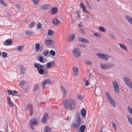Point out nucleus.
Masks as SVG:
<instances>
[{
    "label": "nucleus",
    "instance_id": "6ab92c4d",
    "mask_svg": "<svg viewBox=\"0 0 132 132\" xmlns=\"http://www.w3.org/2000/svg\"><path fill=\"white\" fill-rule=\"evenodd\" d=\"M79 41L86 43H89V41L88 40L82 37H80L79 39Z\"/></svg>",
    "mask_w": 132,
    "mask_h": 132
},
{
    "label": "nucleus",
    "instance_id": "4c0bfd02",
    "mask_svg": "<svg viewBox=\"0 0 132 132\" xmlns=\"http://www.w3.org/2000/svg\"><path fill=\"white\" fill-rule=\"evenodd\" d=\"M38 89L39 87H38V85L37 84H36L34 86L33 91H36Z\"/></svg>",
    "mask_w": 132,
    "mask_h": 132
},
{
    "label": "nucleus",
    "instance_id": "473e14b6",
    "mask_svg": "<svg viewBox=\"0 0 132 132\" xmlns=\"http://www.w3.org/2000/svg\"><path fill=\"white\" fill-rule=\"evenodd\" d=\"M54 31L51 29H49L48 31V34L50 35H52L54 34Z\"/></svg>",
    "mask_w": 132,
    "mask_h": 132
},
{
    "label": "nucleus",
    "instance_id": "72a5a7b5",
    "mask_svg": "<svg viewBox=\"0 0 132 132\" xmlns=\"http://www.w3.org/2000/svg\"><path fill=\"white\" fill-rule=\"evenodd\" d=\"M49 6L48 4H45L42 7V8L44 10H46L48 9Z\"/></svg>",
    "mask_w": 132,
    "mask_h": 132
},
{
    "label": "nucleus",
    "instance_id": "69168bd1",
    "mask_svg": "<svg viewBox=\"0 0 132 132\" xmlns=\"http://www.w3.org/2000/svg\"><path fill=\"white\" fill-rule=\"evenodd\" d=\"M78 98L80 100H81L82 99V96L79 95H78Z\"/></svg>",
    "mask_w": 132,
    "mask_h": 132
},
{
    "label": "nucleus",
    "instance_id": "58836bf2",
    "mask_svg": "<svg viewBox=\"0 0 132 132\" xmlns=\"http://www.w3.org/2000/svg\"><path fill=\"white\" fill-rule=\"evenodd\" d=\"M35 48L37 50H39L40 51V46L39 44L37 43L35 44Z\"/></svg>",
    "mask_w": 132,
    "mask_h": 132
},
{
    "label": "nucleus",
    "instance_id": "dca6fc26",
    "mask_svg": "<svg viewBox=\"0 0 132 132\" xmlns=\"http://www.w3.org/2000/svg\"><path fill=\"white\" fill-rule=\"evenodd\" d=\"M57 12V9L56 7H53L52 8L51 10L50 13L52 14H55Z\"/></svg>",
    "mask_w": 132,
    "mask_h": 132
},
{
    "label": "nucleus",
    "instance_id": "ddd939ff",
    "mask_svg": "<svg viewBox=\"0 0 132 132\" xmlns=\"http://www.w3.org/2000/svg\"><path fill=\"white\" fill-rule=\"evenodd\" d=\"M52 42V40L49 39L47 38V39H45L44 43L45 45L48 46L51 45Z\"/></svg>",
    "mask_w": 132,
    "mask_h": 132
},
{
    "label": "nucleus",
    "instance_id": "bb28decb",
    "mask_svg": "<svg viewBox=\"0 0 132 132\" xmlns=\"http://www.w3.org/2000/svg\"><path fill=\"white\" fill-rule=\"evenodd\" d=\"M129 122L132 125V118L130 115H128L127 116Z\"/></svg>",
    "mask_w": 132,
    "mask_h": 132
},
{
    "label": "nucleus",
    "instance_id": "9d476101",
    "mask_svg": "<svg viewBox=\"0 0 132 132\" xmlns=\"http://www.w3.org/2000/svg\"><path fill=\"white\" fill-rule=\"evenodd\" d=\"M112 84L115 92L116 93H118L119 91V89L118 83L116 81H114L113 82Z\"/></svg>",
    "mask_w": 132,
    "mask_h": 132
},
{
    "label": "nucleus",
    "instance_id": "13d9d810",
    "mask_svg": "<svg viewBox=\"0 0 132 132\" xmlns=\"http://www.w3.org/2000/svg\"><path fill=\"white\" fill-rule=\"evenodd\" d=\"M128 42L131 44V45H132V40L129 38H128Z\"/></svg>",
    "mask_w": 132,
    "mask_h": 132
},
{
    "label": "nucleus",
    "instance_id": "774afa93",
    "mask_svg": "<svg viewBox=\"0 0 132 132\" xmlns=\"http://www.w3.org/2000/svg\"><path fill=\"white\" fill-rule=\"evenodd\" d=\"M86 86H87L89 85V82L88 80H87L85 82Z\"/></svg>",
    "mask_w": 132,
    "mask_h": 132
},
{
    "label": "nucleus",
    "instance_id": "c85d7f7f",
    "mask_svg": "<svg viewBox=\"0 0 132 132\" xmlns=\"http://www.w3.org/2000/svg\"><path fill=\"white\" fill-rule=\"evenodd\" d=\"M118 44L119 45L120 47L122 48L125 51L127 50V49L126 46L123 44Z\"/></svg>",
    "mask_w": 132,
    "mask_h": 132
},
{
    "label": "nucleus",
    "instance_id": "7c9ffc66",
    "mask_svg": "<svg viewBox=\"0 0 132 132\" xmlns=\"http://www.w3.org/2000/svg\"><path fill=\"white\" fill-rule=\"evenodd\" d=\"M34 32L32 31H26V35H31L32 34H34Z\"/></svg>",
    "mask_w": 132,
    "mask_h": 132
},
{
    "label": "nucleus",
    "instance_id": "338daca9",
    "mask_svg": "<svg viewBox=\"0 0 132 132\" xmlns=\"http://www.w3.org/2000/svg\"><path fill=\"white\" fill-rule=\"evenodd\" d=\"M7 98L8 102L11 101V98L9 97L8 96L7 97Z\"/></svg>",
    "mask_w": 132,
    "mask_h": 132
},
{
    "label": "nucleus",
    "instance_id": "bf43d9fd",
    "mask_svg": "<svg viewBox=\"0 0 132 132\" xmlns=\"http://www.w3.org/2000/svg\"><path fill=\"white\" fill-rule=\"evenodd\" d=\"M9 105L10 106H13V103L12 101H11L8 102Z\"/></svg>",
    "mask_w": 132,
    "mask_h": 132
},
{
    "label": "nucleus",
    "instance_id": "ea45409f",
    "mask_svg": "<svg viewBox=\"0 0 132 132\" xmlns=\"http://www.w3.org/2000/svg\"><path fill=\"white\" fill-rule=\"evenodd\" d=\"M26 82H27L26 81L23 80H22L20 82V86L21 87H22V86L24 85L25 84H26Z\"/></svg>",
    "mask_w": 132,
    "mask_h": 132
},
{
    "label": "nucleus",
    "instance_id": "e433bc0d",
    "mask_svg": "<svg viewBox=\"0 0 132 132\" xmlns=\"http://www.w3.org/2000/svg\"><path fill=\"white\" fill-rule=\"evenodd\" d=\"M23 46H19L18 47L17 50L19 51H22L23 49Z\"/></svg>",
    "mask_w": 132,
    "mask_h": 132
},
{
    "label": "nucleus",
    "instance_id": "c756f323",
    "mask_svg": "<svg viewBox=\"0 0 132 132\" xmlns=\"http://www.w3.org/2000/svg\"><path fill=\"white\" fill-rule=\"evenodd\" d=\"M99 30L100 31L103 32H104L105 31H106V29L103 26L100 27H99Z\"/></svg>",
    "mask_w": 132,
    "mask_h": 132
},
{
    "label": "nucleus",
    "instance_id": "7ed1b4c3",
    "mask_svg": "<svg viewBox=\"0 0 132 132\" xmlns=\"http://www.w3.org/2000/svg\"><path fill=\"white\" fill-rule=\"evenodd\" d=\"M76 122H73L72 126L75 128H78L81 123V118L79 115L77 114L76 115Z\"/></svg>",
    "mask_w": 132,
    "mask_h": 132
},
{
    "label": "nucleus",
    "instance_id": "a19ab883",
    "mask_svg": "<svg viewBox=\"0 0 132 132\" xmlns=\"http://www.w3.org/2000/svg\"><path fill=\"white\" fill-rule=\"evenodd\" d=\"M50 53L53 56L55 55V52L53 50H51L50 52Z\"/></svg>",
    "mask_w": 132,
    "mask_h": 132
},
{
    "label": "nucleus",
    "instance_id": "39448f33",
    "mask_svg": "<svg viewBox=\"0 0 132 132\" xmlns=\"http://www.w3.org/2000/svg\"><path fill=\"white\" fill-rule=\"evenodd\" d=\"M106 95L110 103L111 104L114 108L116 106V103L113 99L111 97L109 94L106 92Z\"/></svg>",
    "mask_w": 132,
    "mask_h": 132
},
{
    "label": "nucleus",
    "instance_id": "a211bd4d",
    "mask_svg": "<svg viewBox=\"0 0 132 132\" xmlns=\"http://www.w3.org/2000/svg\"><path fill=\"white\" fill-rule=\"evenodd\" d=\"M55 65V63L54 61H52L51 62H48L47 64L46 67L49 68L51 67H54Z\"/></svg>",
    "mask_w": 132,
    "mask_h": 132
},
{
    "label": "nucleus",
    "instance_id": "de8ad7c7",
    "mask_svg": "<svg viewBox=\"0 0 132 132\" xmlns=\"http://www.w3.org/2000/svg\"><path fill=\"white\" fill-rule=\"evenodd\" d=\"M0 2L1 4L3 6H7L6 4L4 3L3 0H0Z\"/></svg>",
    "mask_w": 132,
    "mask_h": 132
},
{
    "label": "nucleus",
    "instance_id": "f8f14e48",
    "mask_svg": "<svg viewBox=\"0 0 132 132\" xmlns=\"http://www.w3.org/2000/svg\"><path fill=\"white\" fill-rule=\"evenodd\" d=\"M49 116L47 113L44 114L43 118L42 119V122L44 123H46L47 121V118H48Z\"/></svg>",
    "mask_w": 132,
    "mask_h": 132
},
{
    "label": "nucleus",
    "instance_id": "3c124183",
    "mask_svg": "<svg viewBox=\"0 0 132 132\" xmlns=\"http://www.w3.org/2000/svg\"><path fill=\"white\" fill-rule=\"evenodd\" d=\"M86 3L87 4V6L89 9H92V6L91 5H90L88 3V2L87 1L86 2Z\"/></svg>",
    "mask_w": 132,
    "mask_h": 132
},
{
    "label": "nucleus",
    "instance_id": "79ce46f5",
    "mask_svg": "<svg viewBox=\"0 0 132 132\" xmlns=\"http://www.w3.org/2000/svg\"><path fill=\"white\" fill-rule=\"evenodd\" d=\"M40 46V51H42L44 47V46L42 44H39Z\"/></svg>",
    "mask_w": 132,
    "mask_h": 132
},
{
    "label": "nucleus",
    "instance_id": "f3484780",
    "mask_svg": "<svg viewBox=\"0 0 132 132\" xmlns=\"http://www.w3.org/2000/svg\"><path fill=\"white\" fill-rule=\"evenodd\" d=\"M52 23L55 25H58L60 23L59 21L56 18H55L53 20Z\"/></svg>",
    "mask_w": 132,
    "mask_h": 132
},
{
    "label": "nucleus",
    "instance_id": "680f3d73",
    "mask_svg": "<svg viewBox=\"0 0 132 132\" xmlns=\"http://www.w3.org/2000/svg\"><path fill=\"white\" fill-rule=\"evenodd\" d=\"M111 37L112 39H115V38L114 35L112 34H110Z\"/></svg>",
    "mask_w": 132,
    "mask_h": 132
},
{
    "label": "nucleus",
    "instance_id": "423d86ee",
    "mask_svg": "<svg viewBox=\"0 0 132 132\" xmlns=\"http://www.w3.org/2000/svg\"><path fill=\"white\" fill-rule=\"evenodd\" d=\"M72 53L75 57L76 58L79 57L81 54L80 49L77 47L75 48L73 50Z\"/></svg>",
    "mask_w": 132,
    "mask_h": 132
},
{
    "label": "nucleus",
    "instance_id": "cd10ccee",
    "mask_svg": "<svg viewBox=\"0 0 132 132\" xmlns=\"http://www.w3.org/2000/svg\"><path fill=\"white\" fill-rule=\"evenodd\" d=\"M85 128L86 127L84 125H82L80 128V129H79V131H80L81 132L84 131V130L85 129Z\"/></svg>",
    "mask_w": 132,
    "mask_h": 132
},
{
    "label": "nucleus",
    "instance_id": "e2e57ef3",
    "mask_svg": "<svg viewBox=\"0 0 132 132\" xmlns=\"http://www.w3.org/2000/svg\"><path fill=\"white\" fill-rule=\"evenodd\" d=\"M30 89V88L29 87H28L26 88H24L23 89V91H24L25 92H27V91L28 90Z\"/></svg>",
    "mask_w": 132,
    "mask_h": 132
},
{
    "label": "nucleus",
    "instance_id": "37998d69",
    "mask_svg": "<svg viewBox=\"0 0 132 132\" xmlns=\"http://www.w3.org/2000/svg\"><path fill=\"white\" fill-rule=\"evenodd\" d=\"M49 51L48 50H46V51L44 52L43 55L45 56H47V55L48 54Z\"/></svg>",
    "mask_w": 132,
    "mask_h": 132
},
{
    "label": "nucleus",
    "instance_id": "4468645a",
    "mask_svg": "<svg viewBox=\"0 0 132 132\" xmlns=\"http://www.w3.org/2000/svg\"><path fill=\"white\" fill-rule=\"evenodd\" d=\"M60 87L63 94V97H64L67 94V90L64 87L62 86H61Z\"/></svg>",
    "mask_w": 132,
    "mask_h": 132
},
{
    "label": "nucleus",
    "instance_id": "2eb2a0df",
    "mask_svg": "<svg viewBox=\"0 0 132 132\" xmlns=\"http://www.w3.org/2000/svg\"><path fill=\"white\" fill-rule=\"evenodd\" d=\"M81 7L82 9V10L85 12L89 13V12L86 10V7L84 4L81 2L80 4Z\"/></svg>",
    "mask_w": 132,
    "mask_h": 132
},
{
    "label": "nucleus",
    "instance_id": "052dcab7",
    "mask_svg": "<svg viewBox=\"0 0 132 132\" xmlns=\"http://www.w3.org/2000/svg\"><path fill=\"white\" fill-rule=\"evenodd\" d=\"M33 108H31V109H30V116H32L33 114Z\"/></svg>",
    "mask_w": 132,
    "mask_h": 132
},
{
    "label": "nucleus",
    "instance_id": "49530a36",
    "mask_svg": "<svg viewBox=\"0 0 132 132\" xmlns=\"http://www.w3.org/2000/svg\"><path fill=\"white\" fill-rule=\"evenodd\" d=\"M127 109L129 112L132 115V109L130 107L128 106Z\"/></svg>",
    "mask_w": 132,
    "mask_h": 132
},
{
    "label": "nucleus",
    "instance_id": "09e8293b",
    "mask_svg": "<svg viewBox=\"0 0 132 132\" xmlns=\"http://www.w3.org/2000/svg\"><path fill=\"white\" fill-rule=\"evenodd\" d=\"M94 35L96 37H100V34L98 32H95L94 34Z\"/></svg>",
    "mask_w": 132,
    "mask_h": 132
},
{
    "label": "nucleus",
    "instance_id": "c03bdc74",
    "mask_svg": "<svg viewBox=\"0 0 132 132\" xmlns=\"http://www.w3.org/2000/svg\"><path fill=\"white\" fill-rule=\"evenodd\" d=\"M92 64V62L89 60H87L86 62V65H91Z\"/></svg>",
    "mask_w": 132,
    "mask_h": 132
},
{
    "label": "nucleus",
    "instance_id": "0e129e2a",
    "mask_svg": "<svg viewBox=\"0 0 132 132\" xmlns=\"http://www.w3.org/2000/svg\"><path fill=\"white\" fill-rule=\"evenodd\" d=\"M112 126L113 127L115 128H117V126L114 123V122L112 123Z\"/></svg>",
    "mask_w": 132,
    "mask_h": 132
},
{
    "label": "nucleus",
    "instance_id": "2f4dec72",
    "mask_svg": "<svg viewBox=\"0 0 132 132\" xmlns=\"http://www.w3.org/2000/svg\"><path fill=\"white\" fill-rule=\"evenodd\" d=\"M15 6L19 10V12H21L22 11V8L19 5L17 4H15Z\"/></svg>",
    "mask_w": 132,
    "mask_h": 132
},
{
    "label": "nucleus",
    "instance_id": "f03ea898",
    "mask_svg": "<svg viewBox=\"0 0 132 132\" xmlns=\"http://www.w3.org/2000/svg\"><path fill=\"white\" fill-rule=\"evenodd\" d=\"M44 65L38 63H35L34 65L35 67L38 70L39 73L41 75L45 74V73L43 69Z\"/></svg>",
    "mask_w": 132,
    "mask_h": 132
},
{
    "label": "nucleus",
    "instance_id": "5fc2aeb1",
    "mask_svg": "<svg viewBox=\"0 0 132 132\" xmlns=\"http://www.w3.org/2000/svg\"><path fill=\"white\" fill-rule=\"evenodd\" d=\"M34 3L35 4L37 5L38 4L39 0H32Z\"/></svg>",
    "mask_w": 132,
    "mask_h": 132
},
{
    "label": "nucleus",
    "instance_id": "20e7f679",
    "mask_svg": "<svg viewBox=\"0 0 132 132\" xmlns=\"http://www.w3.org/2000/svg\"><path fill=\"white\" fill-rule=\"evenodd\" d=\"M114 65V63H108L104 64L103 63H101L100 64L101 68L103 70H106L110 68L113 67Z\"/></svg>",
    "mask_w": 132,
    "mask_h": 132
},
{
    "label": "nucleus",
    "instance_id": "393cba45",
    "mask_svg": "<svg viewBox=\"0 0 132 132\" xmlns=\"http://www.w3.org/2000/svg\"><path fill=\"white\" fill-rule=\"evenodd\" d=\"M73 71L74 74L76 76L77 75L78 72V68L77 67H75L73 69Z\"/></svg>",
    "mask_w": 132,
    "mask_h": 132
},
{
    "label": "nucleus",
    "instance_id": "4be33fe9",
    "mask_svg": "<svg viewBox=\"0 0 132 132\" xmlns=\"http://www.w3.org/2000/svg\"><path fill=\"white\" fill-rule=\"evenodd\" d=\"M125 17L129 22L132 24V18L130 16L127 15H125Z\"/></svg>",
    "mask_w": 132,
    "mask_h": 132
},
{
    "label": "nucleus",
    "instance_id": "603ef678",
    "mask_svg": "<svg viewBox=\"0 0 132 132\" xmlns=\"http://www.w3.org/2000/svg\"><path fill=\"white\" fill-rule=\"evenodd\" d=\"M79 46L81 47L84 48L86 47V46L85 44H80L79 45Z\"/></svg>",
    "mask_w": 132,
    "mask_h": 132
},
{
    "label": "nucleus",
    "instance_id": "6e6552de",
    "mask_svg": "<svg viewBox=\"0 0 132 132\" xmlns=\"http://www.w3.org/2000/svg\"><path fill=\"white\" fill-rule=\"evenodd\" d=\"M123 80L128 87L132 88V82L130 79L125 77L123 78Z\"/></svg>",
    "mask_w": 132,
    "mask_h": 132
},
{
    "label": "nucleus",
    "instance_id": "a878e982",
    "mask_svg": "<svg viewBox=\"0 0 132 132\" xmlns=\"http://www.w3.org/2000/svg\"><path fill=\"white\" fill-rule=\"evenodd\" d=\"M81 113L83 117H85L86 115V111L84 108H82V109L81 111Z\"/></svg>",
    "mask_w": 132,
    "mask_h": 132
},
{
    "label": "nucleus",
    "instance_id": "6e6d98bb",
    "mask_svg": "<svg viewBox=\"0 0 132 132\" xmlns=\"http://www.w3.org/2000/svg\"><path fill=\"white\" fill-rule=\"evenodd\" d=\"M37 28L40 29L42 27V25L39 23L37 24Z\"/></svg>",
    "mask_w": 132,
    "mask_h": 132
},
{
    "label": "nucleus",
    "instance_id": "8fccbe9b",
    "mask_svg": "<svg viewBox=\"0 0 132 132\" xmlns=\"http://www.w3.org/2000/svg\"><path fill=\"white\" fill-rule=\"evenodd\" d=\"M26 107L28 109H29V108H30L31 109V108H33L32 105L30 104H28L26 106Z\"/></svg>",
    "mask_w": 132,
    "mask_h": 132
},
{
    "label": "nucleus",
    "instance_id": "4d7b16f0",
    "mask_svg": "<svg viewBox=\"0 0 132 132\" xmlns=\"http://www.w3.org/2000/svg\"><path fill=\"white\" fill-rule=\"evenodd\" d=\"M80 32L84 34H85V31L82 28H80Z\"/></svg>",
    "mask_w": 132,
    "mask_h": 132
},
{
    "label": "nucleus",
    "instance_id": "aec40b11",
    "mask_svg": "<svg viewBox=\"0 0 132 132\" xmlns=\"http://www.w3.org/2000/svg\"><path fill=\"white\" fill-rule=\"evenodd\" d=\"M26 68L23 66H22L21 69V74H25L26 72Z\"/></svg>",
    "mask_w": 132,
    "mask_h": 132
},
{
    "label": "nucleus",
    "instance_id": "c9c22d12",
    "mask_svg": "<svg viewBox=\"0 0 132 132\" xmlns=\"http://www.w3.org/2000/svg\"><path fill=\"white\" fill-rule=\"evenodd\" d=\"M43 58H44V56H40L39 59H38V60L41 62L44 63L45 62V61L44 60H43Z\"/></svg>",
    "mask_w": 132,
    "mask_h": 132
},
{
    "label": "nucleus",
    "instance_id": "b1692460",
    "mask_svg": "<svg viewBox=\"0 0 132 132\" xmlns=\"http://www.w3.org/2000/svg\"><path fill=\"white\" fill-rule=\"evenodd\" d=\"M11 41L7 39L5 42L4 45H10L12 44Z\"/></svg>",
    "mask_w": 132,
    "mask_h": 132
},
{
    "label": "nucleus",
    "instance_id": "864d4df0",
    "mask_svg": "<svg viewBox=\"0 0 132 132\" xmlns=\"http://www.w3.org/2000/svg\"><path fill=\"white\" fill-rule=\"evenodd\" d=\"M34 22H32L29 24V27L32 28L34 27Z\"/></svg>",
    "mask_w": 132,
    "mask_h": 132
},
{
    "label": "nucleus",
    "instance_id": "a18cd8bd",
    "mask_svg": "<svg viewBox=\"0 0 132 132\" xmlns=\"http://www.w3.org/2000/svg\"><path fill=\"white\" fill-rule=\"evenodd\" d=\"M7 54L6 52H3L2 53V55L4 58H5L7 56Z\"/></svg>",
    "mask_w": 132,
    "mask_h": 132
},
{
    "label": "nucleus",
    "instance_id": "1a4fd4ad",
    "mask_svg": "<svg viewBox=\"0 0 132 132\" xmlns=\"http://www.w3.org/2000/svg\"><path fill=\"white\" fill-rule=\"evenodd\" d=\"M96 55L100 58L103 59L105 60H107L109 57V56L106 55L104 53H97L96 54Z\"/></svg>",
    "mask_w": 132,
    "mask_h": 132
},
{
    "label": "nucleus",
    "instance_id": "412c9836",
    "mask_svg": "<svg viewBox=\"0 0 132 132\" xmlns=\"http://www.w3.org/2000/svg\"><path fill=\"white\" fill-rule=\"evenodd\" d=\"M75 37V35L74 34H72L69 36V38L68 40V41L69 42H71L74 40Z\"/></svg>",
    "mask_w": 132,
    "mask_h": 132
},
{
    "label": "nucleus",
    "instance_id": "f257e3e1",
    "mask_svg": "<svg viewBox=\"0 0 132 132\" xmlns=\"http://www.w3.org/2000/svg\"><path fill=\"white\" fill-rule=\"evenodd\" d=\"M63 106L66 109L72 110L76 106V102L72 98L67 99L63 102Z\"/></svg>",
    "mask_w": 132,
    "mask_h": 132
},
{
    "label": "nucleus",
    "instance_id": "f704fd0d",
    "mask_svg": "<svg viewBox=\"0 0 132 132\" xmlns=\"http://www.w3.org/2000/svg\"><path fill=\"white\" fill-rule=\"evenodd\" d=\"M7 92L9 95H14V93H13V91L10 89L7 90Z\"/></svg>",
    "mask_w": 132,
    "mask_h": 132
},
{
    "label": "nucleus",
    "instance_id": "5701e85b",
    "mask_svg": "<svg viewBox=\"0 0 132 132\" xmlns=\"http://www.w3.org/2000/svg\"><path fill=\"white\" fill-rule=\"evenodd\" d=\"M51 128L49 126H47L45 127L44 132H51Z\"/></svg>",
    "mask_w": 132,
    "mask_h": 132
},
{
    "label": "nucleus",
    "instance_id": "9b49d317",
    "mask_svg": "<svg viewBox=\"0 0 132 132\" xmlns=\"http://www.w3.org/2000/svg\"><path fill=\"white\" fill-rule=\"evenodd\" d=\"M47 84H49L50 85H51V81L49 79L45 80L43 81L42 84V86L43 88H44L45 87V86Z\"/></svg>",
    "mask_w": 132,
    "mask_h": 132
},
{
    "label": "nucleus",
    "instance_id": "0eeeda50",
    "mask_svg": "<svg viewBox=\"0 0 132 132\" xmlns=\"http://www.w3.org/2000/svg\"><path fill=\"white\" fill-rule=\"evenodd\" d=\"M38 121L35 118H33L29 122V124L30 128L32 130H34L33 126L34 125H37L38 124Z\"/></svg>",
    "mask_w": 132,
    "mask_h": 132
}]
</instances>
